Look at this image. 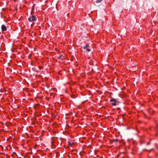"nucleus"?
<instances>
[{"label":"nucleus","instance_id":"f257e3e1","mask_svg":"<svg viewBox=\"0 0 158 158\" xmlns=\"http://www.w3.org/2000/svg\"><path fill=\"white\" fill-rule=\"evenodd\" d=\"M36 18L34 15H32L28 18V20L30 22L34 21L36 20Z\"/></svg>","mask_w":158,"mask_h":158},{"label":"nucleus","instance_id":"f03ea898","mask_svg":"<svg viewBox=\"0 0 158 158\" xmlns=\"http://www.w3.org/2000/svg\"><path fill=\"white\" fill-rule=\"evenodd\" d=\"M110 102H114L112 103L113 106H116V102L117 101L115 99L112 98L110 100Z\"/></svg>","mask_w":158,"mask_h":158},{"label":"nucleus","instance_id":"7ed1b4c3","mask_svg":"<svg viewBox=\"0 0 158 158\" xmlns=\"http://www.w3.org/2000/svg\"><path fill=\"white\" fill-rule=\"evenodd\" d=\"M89 47V45L88 44H86L85 46H84L83 48L84 49H86V50L88 52H89L90 51V50L89 48H88Z\"/></svg>","mask_w":158,"mask_h":158},{"label":"nucleus","instance_id":"20e7f679","mask_svg":"<svg viewBox=\"0 0 158 158\" xmlns=\"http://www.w3.org/2000/svg\"><path fill=\"white\" fill-rule=\"evenodd\" d=\"M1 29L2 31H6L7 30L6 27L4 25H2Z\"/></svg>","mask_w":158,"mask_h":158},{"label":"nucleus","instance_id":"39448f33","mask_svg":"<svg viewBox=\"0 0 158 158\" xmlns=\"http://www.w3.org/2000/svg\"><path fill=\"white\" fill-rule=\"evenodd\" d=\"M58 59L61 60H63L64 59V57L63 55H60L58 57Z\"/></svg>","mask_w":158,"mask_h":158},{"label":"nucleus","instance_id":"423d86ee","mask_svg":"<svg viewBox=\"0 0 158 158\" xmlns=\"http://www.w3.org/2000/svg\"><path fill=\"white\" fill-rule=\"evenodd\" d=\"M102 0H97L96 1V3H100L102 2Z\"/></svg>","mask_w":158,"mask_h":158},{"label":"nucleus","instance_id":"0eeeda50","mask_svg":"<svg viewBox=\"0 0 158 158\" xmlns=\"http://www.w3.org/2000/svg\"><path fill=\"white\" fill-rule=\"evenodd\" d=\"M113 140L114 142H117L118 141V139H113Z\"/></svg>","mask_w":158,"mask_h":158},{"label":"nucleus","instance_id":"6e6552de","mask_svg":"<svg viewBox=\"0 0 158 158\" xmlns=\"http://www.w3.org/2000/svg\"><path fill=\"white\" fill-rule=\"evenodd\" d=\"M68 144L71 146L72 145V144H73L74 143H72L70 142H68Z\"/></svg>","mask_w":158,"mask_h":158},{"label":"nucleus","instance_id":"1a4fd4ad","mask_svg":"<svg viewBox=\"0 0 158 158\" xmlns=\"http://www.w3.org/2000/svg\"><path fill=\"white\" fill-rule=\"evenodd\" d=\"M71 98H75V96L74 95H72L71 96Z\"/></svg>","mask_w":158,"mask_h":158},{"label":"nucleus","instance_id":"9d476101","mask_svg":"<svg viewBox=\"0 0 158 158\" xmlns=\"http://www.w3.org/2000/svg\"><path fill=\"white\" fill-rule=\"evenodd\" d=\"M150 142H148V143H147V145H149V144H150Z\"/></svg>","mask_w":158,"mask_h":158},{"label":"nucleus","instance_id":"9b49d317","mask_svg":"<svg viewBox=\"0 0 158 158\" xmlns=\"http://www.w3.org/2000/svg\"><path fill=\"white\" fill-rule=\"evenodd\" d=\"M117 109L118 110H120V108L119 107H118V108H117Z\"/></svg>","mask_w":158,"mask_h":158},{"label":"nucleus","instance_id":"f8f14e48","mask_svg":"<svg viewBox=\"0 0 158 158\" xmlns=\"http://www.w3.org/2000/svg\"><path fill=\"white\" fill-rule=\"evenodd\" d=\"M119 2L121 3H122V1H120Z\"/></svg>","mask_w":158,"mask_h":158},{"label":"nucleus","instance_id":"ddd939ff","mask_svg":"<svg viewBox=\"0 0 158 158\" xmlns=\"http://www.w3.org/2000/svg\"><path fill=\"white\" fill-rule=\"evenodd\" d=\"M151 150H147V151H149V152H151Z\"/></svg>","mask_w":158,"mask_h":158}]
</instances>
